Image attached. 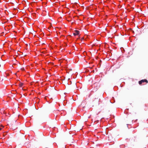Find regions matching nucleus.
Segmentation results:
<instances>
[{"label":"nucleus","mask_w":148,"mask_h":148,"mask_svg":"<svg viewBox=\"0 0 148 148\" xmlns=\"http://www.w3.org/2000/svg\"><path fill=\"white\" fill-rule=\"evenodd\" d=\"M144 82H146L147 83L148 82L147 80L146 79H142L139 82V83L140 85H141L142 83Z\"/></svg>","instance_id":"1"},{"label":"nucleus","mask_w":148,"mask_h":148,"mask_svg":"<svg viewBox=\"0 0 148 148\" xmlns=\"http://www.w3.org/2000/svg\"><path fill=\"white\" fill-rule=\"evenodd\" d=\"M75 32L73 33L74 35L76 36L78 35L79 34V31L78 30H76L75 31Z\"/></svg>","instance_id":"2"},{"label":"nucleus","mask_w":148,"mask_h":148,"mask_svg":"<svg viewBox=\"0 0 148 148\" xmlns=\"http://www.w3.org/2000/svg\"><path fill=\"white\" fill-rule=\"evenodd\" d=\"M111 103L110 101V100L109 99H107L105 101V104L108 103V104H110Z\"/></svg>","instance_id":"3"},{"label":"nucleus","mask_w":148,"mask_h":148,"mask_svg":"<svg viewBox=\"0 0 148 148\" xmlns=\"http://www.w3.org/2000/svg\"><path fill=\"white\" fill-rule=\"evenodd\" d=\"M99 99L98 98H95L94 100L93 101L95 102H98L99 100Z\"/></svg>","instance_id":"4"},{"label":"nucleus","mask_w":148,"mask_h":148,"mask_svg":"<svg viewBox=\"0 0 148 148\" xmlns=\"http://www.w3.org/2000/svg\"><path fill=\"white\" fill-rule=\"evenodd\" d=\"M23 85V83H20V84H19V86L20 87H22Z\"/></svg>","instance_id":"5"},{"label":"nucleus","mask_w":148,"mask_h":148,"mask_svg":"<svg viewBox=\"0 0 148 148\" xmlns=\"http://www.w3.org/2000/svg\"><path fill=\"white\" fill-rule=\"evenodd\" d=\"M3 127V126L2 125L0 126V130H1L2 128Z\"/></svg>","instance_id":"6"},{"label":"nucleus","mask_w":148,"mask_h":148,"mask_svg":"<svg viewBox=\"0 0 148 148\" xmlns=\"http://www.w3.org/2000/svg\"><path fill=\"white\" fill-rule=\"evenodd\" d=\"M21 70L22 71H23V70H25L23 68H21Z\"/></svg>","instance_id":"7"},{"label":"nucleus","mask_w":148,"mask_h":148,"mask_svg":"<svg viewBox=\"0 0 148 148\" xmlns=\"http://www.w3.org/2000/svg\"><path fill=\"white\" fill-rule=\"evenodd\" d=\"M81 39H82V40H83V39H84V38H81Z\"/></svg>","instance_id":"8"},{"label":"nucleus","mask_w":148,"mask_h":148,"mask_svg":"<svg viewBox=\"0 0 148 148\" xmlns=\"http://www.w3.org/2000/svg\"><path fill=\"white\" fill-rule=\"evenodd\" d=\"M38 94H39V95H40V93L39 92V93H38Z\"/></svg>","instance_id":"9"}]
</instances>
